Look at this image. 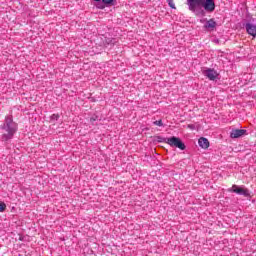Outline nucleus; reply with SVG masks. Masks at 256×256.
<instances>
[{"instance_id":"obj_1","label":"nucleus","mask_w":256,"mask_h":256,"mask_svg":"<svg viewBox=\"0 0 256 256\" xmlns=\"http://www.w3.org/2000/svg\"><path fill=\"white\" fill-rule=\"evenodd\" d=\"M189 11L195 12L197 9H205L208 13L215 11V0H187Z\"/></svg>"},{"instance_id":"obj_2","label":"nucleus","mask_w":256,"mask_h":256,"mask_svg":"<svg viewBox=\"0 0 256 256\" xmlns=\"http://www.w3.org/2000/svg\"><path fill=\"white\" fill-rule=\"evenodd\" d=\"M3 129L5 132L2 134V141L7 142L13 139V136L17 131V124L13 122V118L6 117Z\"/></svg>"},{"instance_id":"obj_3","label":"nucleus","mask_w":256,"mask_h":256,"mask_svg":"<svg viewBox=\"0 0 256 256\" xmlns=\"http://www.w3.org/2000/svg\"><path fill=\"white\" fill-rule=\"evenodd\" d=\"M166 143L170 145V147H176L181 151H185V144L183 143V141H181V138L179 137L173 136V137L167 138Z\"/></svg>"},{"instance_id":"obj_4","label":"nucleus","mask_w":256,"mask_h":256,"mask_svg":"<svg viewBox=\"0 0 256 256\" xmlns=\"http://www.w3.org/2000/svg\"><path fill=\"white\" fill-rule=\"evenodd\" d=\"M232 193H236L237 195H243V197H251V193L249 189L237 185H233L230 189Z\"/></svg>"},{"instance_id":"obj_5","label":"nucleus","mask_w":256,"mask_h":256,"mask_svg":"<svg viewBox=\"0 0 256 256\" xmlns=\"http://www.w3.org/2000/svg\"><path fill=\"white\" fill-rule=\"evenodd\" d=\"M202 74L204 75V77H207V79H209L210 81H215V79L219 77V73H217L215 69L211 68L202 69Z\"/></svg>"},{"instance_id":"obj_6","label":"nucleus","mask_w":256,"mask_h":256,"mask_svg":"<svg viewBox=\"0 0 256 256\" xmlns=\"http://www.w3.org/2000/svg\"><path fill=\"white\" fill-rule=\"evenodd\" d=\"M247 133V130L244 129H234L230 133L231 139H239V137H243Z\"/></svg>"},{"instance_id":"obj_7","label":"nucleus","mask_w":256,"mask_h":256,"mask_svg":"<svg viewBox=\"0 0 256 256\" xmlns=\"http://www.w3.org/2000/svg\"><path fill=\"white\" fill-rule=\"evenodd\" d=\"M246 31L248 35H252V37H256V26L253 24L246 25Z\"/></svg>"},{"instance_id":"obj_8","label":"nucleus","mask_w":256,"mask_h":256,"mask_svg":"<svg viewBox=\"0 0 256 256\" xmlns=\"http://www.w3.org/2000/svg\"><path fill=\"white\" fill-rule=\"evenodd\" d=\"M198 143L202 149H209V140L207 138H200Z\"/></svg>"},{"instance_id":"obj_9","label":"nucleus","mask_w":256,"mask_h":256,"mask_svg":"<svg viewBox=\"0 0 256 256\" xmlns=\"http://www.w3.org/2000/svg\"><path fill=\"white\" fill-rule=\"evenodd\" d=\"M215 27H217V22L213 19L208 20L205 24L206 29H215Z\"/></svg>"},{"instance_id":"obj_10","label":"nucleus","mask_w":256,"mask_h":256,"mask_svg":"<svg viewBox=\"0 0 256 256\" xmlns=\"http://www.w3.org/2000/svg\"><path fill=\"white\" fill-rule=\"evenodd\" d=\"M7 209V204L5 202H0V213H3Z\"/></svg>"},{"instance_id":"obj_11","label":"nucleus","mask_w":256,"mask_h":256,"mask_svg":"<svg viewBox=\"0 0 256 256\" xmlns=\"http://www.w3.org/2000/svg\"><path fill=\"white\" fill-rule=\"evenodd\" d=\"M50 119L51 123H55L59 119V114H53Z\"/></svg>"},{"instance_id":"obj_12","label":"nucleus","mask_w":256,"mask_h":256,"mask_svg":"<svg viewBox=\"0 0 256 256\" xmlns=\"http://www.w3.org/2000/svg\"><path fill=\"white\" fill-rule=\"evenodd\" d=\"M154 125H156L157 127H163V120L154 121Z\"/></svg>"},{"instance_id":"obj_13","label":"nucleus","mask_w":256,"mask_h":256,"mask_svg":"<svg viewBox=\"0 0 256 256\" xmlns=\"http://www.w3.org/2000/svg\"><path fill=\"white\" fill-rule=\"evenodd\" d=\"M167 3L169 7H171V9H175V3L173 2V0H167Z\"/></svg>"},{"instance_id":"obj_14","label":"nucleus","mask_w":256,"mask_h":256,"mask_svg":"<svg viewBox=\"0 0 256 256\" xmlns=\"http://www.w3.org/2000/svg\"><path fill=\"white\" fill-rule=\"evenodd\" d=\"M94 1L99 2V1H101V0H94Z\"/></svg>"}]
</instances>
